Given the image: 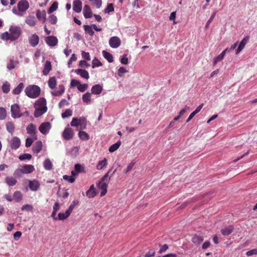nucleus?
Instances as JSON below:
<instances>
[{"label":"nucleus","mask_w":257,"mask_h":257,"mask_svg":"<svg viewBox=\"0 0 257 257\" xmlns=\"http://www.w3.org/2000/svg\"><path fill=\"white\" fill-rule=\"evenodd\" d=\"M22 34L20 27L12 26L9 29V32H6L1 34V38L3 40L13 41L17 40Z\"/></svg>","instance_id":"obj_1"},{"label":"nucleus","mask_w":257,"mask_h":257,"mask_svg":"<svg viewBox=\"0 0 257 257\" xmlns=\"http://www.w3.org/2000/svg\"><path fill=\"white\" fill-rule=\"evenodd\" d=\"M46 104V100L43 97L40 98L35 102L34 104L35 110L34 113L35 117H39L46 112L48 109Z\"/></svg>","instance_id":"obj_2"},{"label":"nucleus","mask_w":257,"mask_h":257,"mask_svg":"<svg viewBox=\"0 0 257 257\" xmlns=\"http://www.w3.org/2000/svg\"><path fill=\"white\" fill-rule=\"evenodd\" d=\"M25 92L27 96L31 98L38 97L41 92L40 88L35 85L28 86L25 89Z\"/></svg>","instance_id":"obj_3"},{"label":"nucleus","mask_w":257,"mask_h":257,"mask_svg":"<svg viewBox=\"0 0 257 257\" xmlns=\"http://www.w3.org/2000/svg\"><path fill=\"white\" fill-rule=\"evenodd\" d=\"M111 169H110L108 172L104 175L101 179V180L97 184V187L99 189H101L100 192V196H104L107 191V182L108 181L107 180L108 174L110 171Z\"/></svg>","instance_id":"obj_4"},{"label":"nucleus","mask_w":257,"mask_h":257,"mask_svg":"<svg viewBox=\"0 0 257 257\" xmlns=\"http://www.w3.org/2000/svg\"><path fill=\"white\" fill-rule=\"evenodd\" d=\"M19 12L15 8L13 9V12L19 16H23V13L26 11L29 8V4L26 0H21L18 4Z\"/></svg>","instance_id":"obj_5"},{"label":"nucleus","mask_w":257,"mask_h":257,"mask_svg":"<svg viewBox=\"0 0 257 257\" xmlns=\"http://www.w3.org/2000/svg\"><path fill=\"white\" fill-rule=\"evenodd\" d=\"M12 117L14 118H19L24 116V113L21 111L20 106L17 103H14L11 106Z\"/></svg>","instance_id":"obj_6"},{"label":"nucleus","mask_w":257,"mask_h":257,"mask_svg":"<svg viewBox=\"0 0 257 257\" xmlns=\"http://www.w3.org/2000/svg\"><path fill=\"white\" fill-rule=\"evenodd\" d=\"M74 135L73 130L70 127H66L62 133V137L64 140L69 141L73 139Z\"/></svg>","instance_id":"obj_7"},{"label":"nucleus","mask_w":257,"mask_h":257,"mask_svg":"<svg viewBox=\"0 0 257 257\" xmlns=\"http://www.w3.org/2000/svg\"><path fill=\"white\" fill-rule=\"evenodd\" d=\"M51 128V124L49 122H44L41 123L39 127V131L44 135L48 133Z\"/></svg>","instance_id":"obj_8"},{"label":"nucleus","mask_w":257,"mask_h":257,"mask_svg":"<svg viewBox=\"0 0 257 257\" xmlns=\"http://www.w3.org/2000/svg\"><path fill=\"white\" fill-rule=\"evenodd\" d=\"M21 140L17 137H14L10 141V146L12 150L18 149L21 145Z\"/></svg>","instance_id":"obj_9"},{"label":"nucleus","mask_w":257,"mask_h":257,"mask_svg":"<svg viewBox=\"0 0 257 257\" xmlns=\"http://www.w3.org/2000/svg\"><path fill=\"white\" fill-rule=\"evenodd\" d=\"M109 44L111 48H117L121 44L120 39L116 36L112 37L109 39Z\"/></svg>","instance_id":"obj_10"},{"label":"nucleus","mask_w":257,"mask_h":257,"mask_svg":"<svg viewBox=\"0 0 257 257\" xmlns=\"http://www.w3.org/2000/svg\"><path fill=\"white\" fill-rule=\"evenodd\" d=\"M27 133L31 135L34 140H37V136L36 135V127L33 123L28 125L26 128Z\"/></svg>","instance_id":"obj_11"},{"label":"nucleus","mask_w":257,"mask_h":257,"mask_svg":"<svg viewBox=\"0 0 257 257\" xmlns=\"http://www.w3.org/2000/svg\"><path fill=\"white\" fill-rule=\"evenodd\" d=\"M46 43L50 46L54 47L58 43V39L55 36H48L45 39Z\"/></svg>","instance_id":"obj_12"},{"label":"nucleus","mask_w":257,"mask_h":257,"mask_svg":"<svg viewBox=\"0 0 257 257\" xmlns=\"http://www.w3.org/2000/svg\"><path fill=\"white\" fill-rule=\"evenodd\" d=\"M82 3L80 0L74 1L73 3V10L77 13H80L82 11Z\"/></svg>","instance_id":"obj_13"},{"label":"nucleus","mask_w":257,"mask_h":257,"mask_svg":"<svg viewBox=\"0 0 257 257\" xmlns=\"http://www.w3.org/2000/svg\"><path fill=\"white\" fill-rule=\"evenodd\" d=\"M29 41L32 46L36 47L39 42V37L36 34H33L29 38Z\"/></svg>","instance_id":"obj_14"},{"label":"nucleus","mask_w":257,"mask_h":257,"mask_svg":"<svg viewBox=\"0 0 257 257\" xmlns=\"http://www.w3.org/2000/svg\"><path fill=\"white\" fill-rule=\"evenodd\" d=\"M249 40V37L244 38L240 42L237 49L236 50V54H239L241 50L244 48L245 45L247 43Z\"/></svg>","instance_id":"obj_15"},{"label":"nucleus","mask_w":257,"mask_h":257,"mask_svg":"<svg viewBox=\"0 0 257 257\" xmlns=\"http://www.w3.org/2000/svg\"><path fill=\"white\" fill-rule=\"evenodd\" d=\"M29 187L31 190L36 191L39 188L40 183L36 180H30L29 182Z\"/></svg>","instance_id":"obj_16"},{"label":"nucleus","mask_w":257,"mask_h":257,"mask_svg":"<svg viewBox=\"0 0 257 257\" xmlns=\"http://www.w3.org/2000/svg\"><path fill=\"white\" fill-rule=\"evenodd\" d=\"M74 71L77 74L79 75L83 78H85L86 79H88L89 78V75L88 71L84 69H77L75 70Z\"/></svg>","instance_id":"obj_17"},{"label":"nucleus","mask_w":257,"mask_h":257,"mask_svg":"<svg viewBox=\"0 0 257 257\" xmlns=\"http://www.w3.org/2000/svg\"><path fill=\"white\" fill-rule=\"evenodd\" d=\"M204 238L202 236L195 234L192 238V241L196 246H199L203 242Z\"/></svg>","instance_id":"obj_18"},{"label":"nucleus","mask_w":257,"mask_h":257,"mask_svg":"<svg viewBox=\"0 0 257 257\" xmlns=\"http://www.w3.org/2000/svg\"><path fill=\"white\" fill-rule=\"evenodd\" d=\"M83 15L86 19L90 18L92 17V12L88 5H85L83 8Z\"/></svg>","instance_id":"obj_19"},{"label":"nucleus","mask_w":257,"mask_h":257,"mask_svg":"<svg viewBox=\"0 0 257 257\" xmlns=\"http://www.w3.org/2000/svg\"><path fill=\"white\" fill-rule=\"evenodd\" d=\"M86 195L88 198H93L96 195V192L93 184L91 185L89 190L86 191Z\"/></svg>","instance_id":"obj_20"},{"label":"nucleus","mask_w":257,"mask_h":257,"mask_svg":"<svg viewBox=\"0 0 257 257\" xmlns=\"http://www.w3.org/2000/svg\"><path fill=\"white\" fill-rule=\"evenodd\" d=\"M21 169L24 174H30L35 170L34 167L31 165H25L22 166Z\"/></svg>","instance_id":"obj_21"},{"label":"nucleus","mask_w":257,"mask_h":257,"mask_svg":"<svg viewBox=\"0 0 257 257\" xmlns=\"http://www.w3.org/2000/svg\"><path fill=\"white\" fill-rule=\"evenodd\" d=\"M43 144L41 141H37L33 146L32 150L35 154H38L42 150Z\"/></svg>","instance_id":"obj_22"},{"label":"nucleus","mask_w":257,"mask_h":257,"mask_svg":"<svg viewBox=\"0 0 257 257\" xmlns=\"http://www.w3.org/2000/svg\"><path fill=\"white\" fill-rule=\"evenodd\" d=\"M102 90V87L99 84H96L91 88V94H100Z\"/></svg>","instance_id":"obj_23"},{"label":"nucleus","mask_w":257,"mask_h":257,"mask_svg":"<svg viewBox=\"0 0 257 257\" xmlns=\"http://www.w3.org/2000/svg\"><path fill=\"white\" fill-rule=\"evenodd\" d=\"M51 69L52 66L51 62L49 61H46L44 65V69L43 70V74L44 75H47Z\"/></svg>","instance_id":"obj_24"},{"label":"nucleus","mask_w":257,"mask_h":257,"mask_svg":"<svg viewBox=\"0 0 257 257\" xmlns=\"http://www.w3.org/2000/svg\"><path fill=\"white\" fill-rule=\"evenodd\" d=\"M78 135L80 139L83 141H88L89 140V135L84 131H80Z\"/></svg>","instance_id":"obj_25"},{"label":"nucleus","mask_w":257,"mask_h":257,"mask_svg":"<svg viewBox=\"0 0 257 257\" xmlns=\"http://www.w3.org/2000/svg\"><path fill=\"white\" fill-rule=\"evenodd\" d=\"M91 93L89 92H86L82 95V100L84 102L86 103L87 104H90L91 103Z\"/></svg>","instance_id":"obj_26"},{"label":"nucleus","mask_w":257,"mask_h":257,"mask_svg":"<svg viewBox=\"0 0 257 257\" xmlns=\"http://www.w3.org/2000/svg\"><path fill=\"white\" fill-rule=\"evenodd\" d=\"M44 167L46 170H51L53 168V164L49 159H46L44 162Z\"/></svg>","instance_id":"obj_27"},{"label":"nucleus","mask_w":257,"mask_h":257,"mask_svg":"<svg viewBox=\"0 0 257 257\" xmlns=\"http://www.w3.org/2000/svg\"><path fill=\"white\" fill-rule=\"evenodd\" d=\"M7 130L13 135L15 128L14 123L12 121H9L6 123Z\"/></svg>","instance_id":"obj_28"},{"label":"nucleus","mask_w":257,"mask_h":257,"mask_svg":"<svg viewBox=\"0 0 257 257\" xmlns=\"http://www.w3.org/2000/svg\"><path fill=\"white\" fill-rule=\"evenodd\" d=\"M233 230V228L232 226H229L228 227L222 228L221 230V232L223 235H228L232 232Z\"/></svg>","instance_id":"obj_29"},{"label":"nucleus","mask_w":257,"mask_h":257,"mask_svg":"<svg viewBox=\"0 0 257 257\" xmlns=\"http://www.w3.org/2000/svg\"><path fill=\"white\" fill-rule=\"evenodd\" d=\"M48 83L49 87L52 89H54L57 85L56 79L54 77H50Z\"/></svg>","instance_id":"obj_30"},{"label":"nucleus","mask_w":257,"mask_h":257,"mask_svg":"<svg viewBox=\"0 0 257 257\" xmlns=\"http://www.w3.org/2000/svg\"><path fill=\"white\" fill-rule=\"evenodd\" d=\"M6 182L9 186H13L16 184L17 181L12 177H8L6 178Z\"/></svg>","instance_id":"obj_31"},{"label":"nucleus","mask_w":257,"mask_h":257,"mask_svg":"<svg viewBox=\"0 0 257 257\" xmlns=\"http://www.w3.org/2000/svg\"><path fill=\"white\" fill-rule=\"evenodd\" d=\"M13 199L17 202L21 201L22 199V195L20 191H17L14 192Z\"/></svg>","instance_id":"obj_32"},{"label":"nucleus","mask_w":257,"mask_h":257,"mask_svg":"<svg viewBox=\"0 0 257 257\" xmlns=\"http://www.w3.org/2000/svg\"><path fill=\"white\" fill-rule=\"evenodd\" d=\"M24 86V85L23 83H19V85L13 90V93L16 95L19 94L23 89Z\"/></svg>","instance_id":"obj_33"},{"label":"nucleus","mask_w":257,"mask_h":257,"mask_svg":"<svg viewBox=\"0 0 257 257\" xmlns=\"http://www.w3.org/2000/svg\"><path fill=\"white\" fill-rule=\"evenodd\" d=\"M103 57L108 61V62L111 63L113 61L112 55L110 53L105 51H102Z\"/></svg>","instance_id":"obj_34"},{"label":"nucleus","mask_w":257,"mask_h":257,"mask_svg":"<svg viewBox=\"0 0 257 257\" xmlns=\"http://www.w3.org/2000/svg\"><path fill=\"white\" fill-rule=\"evenodd\" d=\"M107 159L106 158H104L102 161L98 162L96 166V168L97 170H101L104 167L107 166Z\"/></svg>","instance_id":"obj_35"},{"label":"nucleus","mask_w":257,"mask_h":257,"mask_svg":"<svg viewBox=\"0 0 257 257\" xmlns=\"http://www.w3.org/2000/svg\"><path fill=\"white\" fill-rule=\"evenodd\" d=\"M59 90L58 91H54L52 92V94L53 96H60L63 93H64L65 91V87L63 85H60L59 86Z\"/></svg>","instance_id":"obj_36"},{"label":"nucleus","mask_w":257,"mask_h":257,"mask_svg":"<svg viewBox=\"0 0 257 257\" xmlns=\"http://www.w3.org/2000/svg\"><path fill=\"white\" fill-rule=\"evenodd\" d=\"M46 13L45 11H43L42 12H41L39 10H37V13H36V16H37V18L40 20L41 19V18L43 17V22H45L46 21Z\"/></svg>","instance_id":"obj_37"},{"label":"nucleus","mask_w":257,"mask_h":257,"mask_svg":"<svg viewBox=\"0 0 257 257\" xmlns=\"http://www.w3.org/2000/svg\"><path fill=\"white\" fill-rule=\"evenodd\" d=\"M70 213L66 210L65 213L60 212L58 214V219L60 220H63L66 219L70 215Z\"/></svg>","instance_id":"obj_38"},{"label":"nucleus","mask_w":257,"mask_h":257,"mask_svg":"<svg viewBox=\"0 0 257 257\" xmlns=\"http://www.w3.org/2000/svg\"><path fill=\"white\" fill-rule=\"evenodd\" d=\"M26 23L30 26H34L36 25V19L34 17H28L26 20Z\"/></svg>","instance_id":"obj_39"},{"label":"nucleus","mask_w":257,"mask_h":257,"mask_svg":"<svg viewBox=\"0 0 257 257\" xmlns=\"http://www.w3.org/2000/svg\"><path fill=\"white\" fill-rule=\"evenodd\" d=\"M24 174L23 171L21 168L17 169L14 172V177L15 178H20Z\"/></svg>","instance_id":"obj_40"},{"label":"nucleus","mask_w":257,"mask_h":257,"mask_svg":"<svg viewBox=\"0 0 257 257\" xmlns=\"http://www.w3.org/2000/svg\"><path fill=\"white\" fill-rule=\"evenodd\" d=\"M120 145H121V142L120 141H118L117 143H116L114 144H113L109 147V148L108 149L109 152L110 153H112V152L115 151L119 148Z\"/></svg>","instance_id":"obj_41"},{"label":"nucleus","mask_w":257,"mask_h":257,"mask_svg":"<svg viewBox=\"0 0 257 257\" xmlns=\"http://www.w3.org/2000/svg\"><path fill=\"white\" fill-rule=\"evenodd\" d=\"M83 27L86 33H88L91 36H93L94 32L91 26L88 25H84Z\"/></svg>","instance_id":"obj_42"},{"label":"nucleus","mask_w":257,"mask_h":257,"mask_svg":"<svg viewBox=\"0 0 257 257\" xmlns=\"http://www.w3.org/2000/svg\"><path fill=\"white\" fill-rule=\"evenodd\" d=\"M79 201L78 200H74L70 206L69 207L68 209L67 210L70 213L72 212L73 209L74 207L77 206L79 204Z\"/></svg>","instance_id":"obj_43"},{"label":"nucleus","mask_w":257,"mask_h":257,"mask_svg":"<svg viewBox=\"0 0 257 257\" xmlns=\"http://www.w3.org/2000/svg\"><path fill=\"white\" fill-rule=\"evenodd\" d=\"M58 8V3L54 2L48 10V13L50 14L54 12Z\"/></svg>","instance_id":"obj_44"},{"label":"nucleus","mask_w":257,"mask_h":257,"mask_svg":"<svg viewBox=\"0 0 257 257\" xmlns=\"http://www.w3.org/2000/svg\"><path fill=\"white\" fill-rule=\"evenodd\" d=\"M114 9L112 4H109L107 5L106 8L104 10V13L109 14L111 12H114Z\"/></svg>","instance_id":"obj_45"},{"label":"nucleus","mask_w":257,"mask_h":257,"mask_svg":"<svg viewBox=\"0 0 257 257\" xmlns=\"http://www.w3.org/2000/svg\"><path fill=\"white\" fill-rule=\"evenodd\" d=\"M32 158V155L30 154H23L19 156V159L21 160H30Z\"/></svg>","instance_id":"obj_46"},{"label":"nucleus","mask_w":257,"mask_h":257,"mask_svg":"<svg viewBox=\"0 0 257 257\" xmlns=\"http://www.w3.org/2000/svg\"><path fill=\"white\" fill-rule=\"evenodd\" d=\"M7 116V112L5 108L0 107V120H3Z\"/></svg>","instance_id":"obj_47"},{"label":"nucleus","mask_w":257,"mask_h":257,"mask_svg":"<svg viewBox=\"0 0 257 257\" xmlns=\"http://www.w3.org/2000/svg\"><path fill=\"white\" fill-rule=\"evenodd\" d=\"M48 21L50 24L55 25L57 22V18L54 15H51L48 18Z\"/></svg>","instance_id":"obj_48"},{"label":"nucleus","mask_w":257,"mask_h":257,"mask_svg":"<svg viewBox=\"0 0 257 257\" xmlns=\"http://www.w3.org/2000/svg\"><path fill=\"white\" fill-rule=\"evenodd\" d=\"M102 65V63L96 58H95L92 60V67L93 68H94L96 67H99V66H101Z\"/></svg>","instance_id":"obj_49"},{"label":"nucleus","mask_w":257,"mask_h":257,"mask_svg":"<svg viewBox=\"0 0 257 257\" xmlns=\"http://www.w3.org/2000/svg\"><path fill=\"white\" fill-rule=\"evenodd\" d=\"M2 90L5 93L9 92L10 90V84L8 82L3 84L2 85Z\"/></svg>","instance_id":"obj_50"},{"label":"nucleus","mask_w":257,"mask_h":257,"mask_svg":"<svg viewBox=\"0 0 257 257\" xmlns=\"http://www.w3.org/2000/svg\"><path fill=\"white\" fill-rule=\"evenodd\" d=\"M215 15H216V12H214L212 13L210 18H209V19L206 23L205 27V29H207L208 28L209 24L213 21L214 18L215 17Z\"/></svg>","instance_id":"obj_51"},{"label":"nucleus","mask_w":257,"mask_h":257,"mask_svg":"<svg viewBox=\"0 0 257 257\" xmlns=\"http://www.w3.org/2000/svg\"><path fill=\"white\" fill-rule=\"evenodd\" d=\"M72 115V111L71 109H67L64 112L62 113V117L63 118L68 117Z\"/></svg>","instance_id":"obj_52"},{"label":"nucleus","mask_w":257,"mask_h":257,"mask_svg":"<svg viewBox=\"0 0 257 257\" xmlns=\"http://www.w3.org/2000/svg\"><path fill=\"white\" fill-rule=\"evenodd\" d=\"M88 88V85L87 84H81L80 83V84L77 87V89L80 91V92H84Z\"/></svg>","instance_id":"obj_53"},{"label":"nucleus","mask_w":257,"mask_h":257,"mask_svg":"<svg viewBox=\"0 0 257 257\" xmlns=\"http://www.w3.org/2000/svg\"><path fill=\"white\" fill-rule=\"evenodd\" d=\"M135 164V163L134 162H132L131 163H130L126 168L124 170H123V173L125 174H126L127 172L131 171L133 168L134 167V165Z\"/></svg>","instance_id":"obj_54"},{"label":"nucleus","mask_w":257,"mask_h":257,"mask_svg":"<svg viewBox=\"0 0 257 257\" xmlns=\"http://www.w3.org/2000/svg\"><path fill=\"white\" fill-rule=\"evenodd\" d=\"M127 72V71L123 67H120L118 70L117 74L119 77H122L123 76V74Z\"/></svg>","instance_id":"obj_55"},{"label":"nucleus","mask_w":257,"mask_h":257,"mask_svg":"<svg viewBox=\"0 0 257 257\" xmlns=\"http://www.w3.org/2000/svg\"><path fill=\"white\" fill-rule=\"evenodd\" d=\"M84 168L79 164H77L75 165V171L77 173L83 172Z\"/></svg>","instance_id":"obj_56"},{"label":"nucleus","mask_w":257,"mask_h":257,"mask_svg":"<svg viewBox=\"0 0 257 257\" xmlns=\"http://www.w3.org/2000/svg\"><path fill=\"white\" fill-rule=\"evenodd\" d=\"M35 140H34V138H27L26 140V144H25L26 147L27 148L30 147L32 145V144H33V143L34 142V141Z\"/></svg>","instance_id":"obj_57"},{"label":"nucleus","mask_w":257,"mask_h":257,"mask_svg":"<svg viewBox=\"0 0 257 257\" xmlns=\"http://www.w3.org/2000/svg\"><path fill=\"white\" fill-rule=\"evenodd\" d=\"M156 251L154 249H150L145 255V257H153L155 255Z\"/></svg>","instance_id":"obj_58"},{"label":"nucleus","mask_w":257,"mask_h":257,"mask_svg":"<svg viewBox=\"0 0 257 257\" xmlns=\"http://www.w3.org/2000/svg\"><path fill=\"white\" fill-rule=\"evenodd\" d=\"M160 246H161V248L158 251L159 253L165 252L169 248V246L167 244H165L163 245H160Z\"/></svg>","instance_id":"obj_59"},{"label":"nucleus","mask_w":257,"mask_h":257,"mask_svg":"<svg viewBox=\"0 0 257 257\" xmlns=\"http://www.w3.org/2000/svg\"><path fill=\"white\" fill-rule=\"evenodd\" d=\"M93 3V6L96 8L99 9L102 5V0H91Z\"/></svg>","instance_id":"obj_60"},{"label":"nucleus","mask_w":257,"mask_h":257,"mask_svg":"<svg viewBox=\"0 0 257 257\" xmlns=\"http://www.w3.org/2000/svg\"><path fill=\"white\" fill-rule=\"evenodd\" d=\"M63 179L68 181L70 183H73L75 181V178L73 176H69L68 175H64L63 176Z\"/></svg>","instance_id":"obj_61"},{"label":"nucleus","mask_w":257,"mask_h":257,"mask_svg":"<svg viewBox=\"0 0 257 257\" xmlns=\"http://www.w3.org/2000/svg\"><path fill=\"white\" fill-rule=\"evenodd\" d=\"M33 206L31 205H29V204L24 205L21 208L22 210H27L28 211H31V210H33Z\"/></svg>","instance_id":"obj_62"},{"label":"nucleus","mask_w":257,"mask_h":257,"mask_svg":"<svg viewBox=\"0 0 257 257\" xmlns=\"http://www.w3.org/2000/svg\"><path fill=\"white\" fill-rule=\"evenodd\" d=\"M15 67V61L13 60H10L7 64V68L9 70H12Z\"/></svg>","instance_id":"obj_63"},{"label":"nucleus","mask_w":257,"mask_h":257,"mask_svg":"<svg viewBox=\"0 0 257 257\" xmlns=\"http://www.w3.org/2000/svg\"><path fill=\"white\" fill-rule=\"evenodd\" d=\"M81 54H82V57L84 59H85L87 61L90 60V55L88 52H86L85 51H82Z\"/></svg>","instance_id":"obj_64"}]
</instances>
